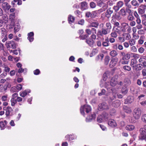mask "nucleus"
<instances>
[{
	"instance_id": "1",
	"label": "nucleus",
	"mask_w": 146,
	"mask_h": 146,
	"mask_svg": "<svg viewBox=\"0 0 146 146\" xmlns=\"http://www.w3.org/2000/svg\"><path fill=\"white\" fill-rule=\"evenodd\" d=\"M91 107L88 105H84L83 106H82L80 108V113L82 114L84 116V112L85 111L87 113H88L89 112L91 111Z\"/></svg>"
},
{
	"instance_id": "2",
	"label": "nucleus",
	"mask_w": 146,
	"mask_h": 146,
	"mask_svg": "<svg viewBox=\"0 0 146 146\" xmlns=\"http://www.w3.org/2000/svg\"><path fill=\"white\" fill-rule=\"evenodd\" d=\"M140 135L139 140H143L146 139V130L144 128H141L139 130Z\"/></svg>"
},
{
	"instance_id": "3",
	"label": "nucleus",
	"mask_w": 146,
	"mask_h": 146,
	"mask_svg": "<svg viewBox=\"0 0 146 146\" xmlns=\"http://www.w3.org/2000/svg\"><path fill=\"white\" fill-rule=\"evenodd\" d=\"M5 45L7 49L10 48L12 49H15L16 48L15 42L13 41L7 42Z\"/></svg>"
},
{
	"instance_id": "4",
	"label": "nucleus",
	"mask_w": 146,
	"mask_h": 146,
	"mask_svg": "<svg viewBox=\"0 0 146 146\" xmlns=\"http://www.w3.org/2000/svg\"><path fill=\"white\" fill-rule=\"evenodd\" d=\"M141 110L139 108H136L133 111V116L136 119H138L141 116Z\"/></svg>"
},
{
	"instance_id": "5",
	"label": "nucleus",
	"mask_w": 146,
	"mask_h": 146,
	"mask_svg": "<svg viewBox=\"0 0 146 146\" xmlns=\"http://www.w3.org/2000/svg\"><path fill=\"white\" fill-rule=\"evenodd\" d=\"M109 109L107 104L105 102H103L99 104L98 109L100 111H102L104 110H107Z\"/></svg>"
},
{
	"instance_id": "6",
	"label": "nucleus",
	"mask_w": 146,
	"mask_h": 146,
	"mask_svg": "<svg viewBox=\"0 0 146 146\" xmlns=\"http://www.w3.org/2000/svg\"><path fill=\"white\" fill-rule=\"evenodd\" d=\"M109 32L105 29L102 28L101 31L100 30H98V35L102 36L104 35H106Z\"/></svg>"
},
{
	"instance_id": "7",
	"label": "nucleus",
	"mask_w": 146,
	"mask_h": 146,
	"mask_svg": "<svg viewBox=\"0 0 146 146\" xmlns=\"http://www.w3.org/2000/svg\"><path fill=\"white\" fill-rule=\"evenodd\" d=\"M18 94L15 93L13 94L12 96L11 99V105L12 106H14L16 104V99L18 97Z\"/></svg>"
},
{
	"instance_id": "8",
	"label": "nucleus",
	"mask_w": 146,
	"mask_h": 146,
	"mask_svg": "<svg viewBox=\"0 0 146 146\" xmlns=\"http://www.w3.org/2000/svg\"><path fill=\"white\" fill-rule=\"evenodd\" d=\"M113 13V11L111 8H108L106 11L105 13V16L107 19H109Z\"/></svg>"
},
{
	"instance_id": "9",
	"label": "nucleus",
	"mask_w": 146,
	"mask_h": 146,
	"mask_svg": "<svg viewBox=\"0 0 146 146\" xmlns=\"http://www.w3.org/2000/svg\"><path fill=\"white\" fill-rule=\"evenodd\" d=\"M134 97L133 96H129L125 100L124 104H131L134 100Z\"/></svg>"
},
{
	"instance_id": "10",
	"label": "nucleus",
	"mask_w": 146,
	"mask_h": 146,
	"mask_svg": "<svg viewBox=\"0 0 146 146\" xmlns=\"http://www.w3.org/2000/svg\"><path fill=\"white\" fill-rule=\"evenodd\" d=\"M2 3L1 6L3 9L8 10L10 9L11 6L7 3L3 2Z\"/></svg>"
},
{
	"instance_id": "11",
	"label": "nucleus",
	"mask_w": 146,
	"mask_h": 146,
	"mask_svg": "<svg viewBox=\"0 0 146 146\" xmlns=\"http://www.w3.org/2000/svg\"><path fill=\"white\" fill-rule=\"evenodd\" d=\"M122 27H120L121 31L125 32L126 31V29L129 27V25L126 23H123L121 24Z\"/></svg>"
},
{
	"instance_id": "12",
	"label": "nucleus",
	"mask_w": 146,
	"mask_h": 146,
	"mask_svg": "<svg viewBox=\"0 0 146 146\" xmlns=\"http://www.w3.org/2000/svg\"><path fill=\"white\" fill-rule=\"evenodd\" d=\"M108 125L112 127H114L117 126V124L115 121L113 119H110L108 122Z\"/></svg>"
},
{
	"instance_id": "13",
	"label": "nucleus",
	"mask_w": 146,
	"mask_h": 146,
	"mask_svg": "<svg viewBox=\"0 0 146 146\" xmlns=\"http://www.w3.org/2000/svg\"><path fill=\"white\" fill-rule=\"evenodd\" d=\"M112 18V19H116L117 20H120L121 19L120 15L119 12L116 13H114L113 15Z\"/></svg>"
},
{
	"instance_id": "14",
	"label": "nucleus",
	"mask_w": 146,
	"mask_h": 146,
	"mask_svg": "<svg viewBox=\"0 0 146 146\" xmlns=\"http://www.w3.org/2000/svg\"><path fill=\"white\" fill-rule=\"evenodd\" d=\"M96 117V114L94 113L91 115V116H89L86 118V121L87 122H89L91 121L92 119H94Z\"/></svg>"
},
{
	"instance_id": "15",
	"label": "nucleus",
	"mask_w": 146,
	"mask_h": 146,
	"mask_svg": "<svg viewBox=\"0 0 146 146\" xmlns=\"http://www.w3.org/2000/svg\"><path fill=\"white\" fill-rule=\"evenodd\" d=\"M81 9L82 11H84L87 9L88 8L87 4L86 2H83L81 3Z\"/></svg>"
},
{
	"instance_id": "16",
	"label": "nucleus",
	"mask_w": 146,
	"mask_h": 146,
	"mask_svg": "<svg viewBox=\"0 0 146 146\" xmlns=\"http://www.w3.org/2000/svg\"><path fill=\"white\" fill-rule=\"evenodd\" d=\"M34 35V33L33 32H31L28 33L27 38L30 42H31L33 41L34 39V38L33 37Z\"/></svg>"
},
{
	"instance_id": "17",
	"label": "nucleus",
	"mask_w": 146,
	"mask_h": 146,
	"mask_svg": "<svg viewBox=\"0 0 146 146\" xmlns=\"http://www.w3.org/2000/svg\"><path fill=\"white\" fill-rule=\"evenodd\" d=\"M31 92V90L29 89L23 91L22 93L20 92V95L22 97H25L26 96L28 93Z\"/></svg>"
},
{
	"instance_id": "18",
	"label": "nucleus",
	"mask_w": 146,
	"mask_h": 146,
	"mask_svg": "<svg viewBox=\"0 0 146 146\" xmlns=\"http://www.w3.org/2000/svg\"><path fill=\"white\" fill-rule=\"evenodd\" d=\"M117 84V79L114 77L112 78L110 82V84L111 86L114 87Z\"/></svg>"
},
{
	"instance_id": "19",
	"label": "nucleus",
	"mask_w": 146,
	"mask_h": 146,
	"mask_svg": "<svg viewBox=\"0 0 146 146\" xmlns=\"http://www.w3.org/2000/svg\"><path fill=\"white\" fill-rule=\"evenodd\" d=\"M120 105V102L119 100H117L113 102L112 104L113 106L117 108L119 107Z\"/></svg>"
},
{
	"instance_id": "20",
	"label": "nucleus",
	"mask_w": 146,
	"mask_h": 146,
	"mask_svg": "<svg viewBox=\"0 0 146 146\" xmlns=\"http://www.w3.org/2000/svg\"><path fill=\"white\" fill-rule=\"evenodd\" d=\"M7 122L5 120L3 121H0V127L1 130H3L5 128V125L7 124Z\"/></svg>"
},
{
	"instance_id": "21",
	"label": "nucleus",
	"mask_w": 146,
	"mask_h": 146,
	"mask_svg": "<svg viewBox=\"0 0 146 146\" xmlns=\"http://www.w3.org/2000/svg\"><path fill=\"white\" fill-rule=\"evenodd\" d=\"M118 59L117 58H115L113 59L112 60H111L110 62V65L112 66V67H113L116 64L117 61Z\"/></svg>"
},
{
	"instance_id": "22",
	"label": "nucleus",
	"mask_w": 146,
	"mask_h": 146,
	"mask_svg": "<svg viewBox=\"0 0 146 146\" xmlns=\"http://www.w3.org/2000/svg\"><path fill=\"white\" fill-rule=\"evenodd\" d=\"M123 110L127 113H131V111L130 108L126 106H123Z\"/></svg>"
},
{
	"instance_id": "23",
	"label": "nucleus",
	"mask_w": 146,
	"mask_h": 146,
	"mask_svg": "<svg viewBox=\"0 0 146 146\" xmlns=\"http://www.w3.org/2000/svg\"><path fill=\"white\" fill-rule=\"evenodd\" d=\"M75 20V18L72 15H70L68 16V21L69 23L71 24L72 23H73Z\"/></svg>"
},
{
	"instance_id": "24",
	"label": "nucleus",
	"mask_w": 146,
	"mask_h": 146,
	"mask_svg": "<svg viewBox=\"0 0 146 146\" xmlns=\"http://www.w3.org/2000/svg\"><path fill=\"white\" fill-rule=\"evenodd\" d=\"M118 54L117 51L115 50H113L110 52V54L112 57H115Z\"/></svg>"
},
{
	"instance_id": "25",
	"label": "nucleus",
	"mask_w": 146,
	"mask_h": 146,
	"mask_svg": "<svg viewBox=\"0 0 146 146\" xmlns=\"http://www.w3.org/2000/svg\"><path fill=\"white\" fill-rule=\"evenodd\" d=\"M137 61L136 60L134 59H131V61L130 65L133 68H134L135 66V65L136 64Z\"/></svg>"
},
{
	"instance_id": "26",
	"label": "nucleus",
	"mask_w": 146,
	"mask_h": 146,
	"mask_svg": "<svg viewBox=\"0 0 146 146\" xmlns=\"http://www.w3.org/2000/svg\"><path fill=\"white\" fill-rule=\"evenodd\" d=\"M122 36L125 39L129 40L130 38V35L128 33H123Z\"/></svg>"
},
{
	"instance_id": "27",
	"label": "nucleus",
	"mask_w": 146,
	"mask_h": 146,
	"mask_svg": "<svg viewBox=\"0 0 146 146\" xmlns=\"http://www.w3.org/2000/svg\"><path fill=\"white\" fill-rule=\"evenodd\" d=\"M130 54L129 53H127L124 56L122 57V59L123 60H127L130 58Z\"/></svg>"
},
{
	"instance_id": "28",
	"label": "nucleus",
	"mask_w": 146,
	"mask_h": 146,
	"mask_svg": "<svg viewBox=\"0 0 146 146\" xmlns=\"http://www.w3.org/2000/svg\"><path fill=\"white\" fill-rule=\"evenodd\" d=\"M135 128V127L132 125H127L126 127L127 130L129 131L133 130Z\"/></svg>"
},
{
	"instance_id": "29",
	"label": "nucleus",
	"mask_w": 146,
	"mask_h": 146,
	"mask_svg": "<svg viewBox=\"0 0 146 146\" xmlns=\"http://www.w3.org/2000/svg\"><path fill=\"white\" fill-rule=\"evenodd\" d=\"M128 91V89L126 87H123L122 88L121 90V93L124 94L125 95L126 94Z\"/></svg>"
},
{
	"instance_id": "30",
	"label": "nucleus",
	"mask_w": 146,
	"mask_h": 146,
	"mask_svg": "<svg viewBox=\"0 0 146 146\" xmlns=\"http://www.w3.org/2000/svg\"><path fill=\"white\" fill-rule=\"evenodd\" d=\"M111 22L115 26L118 27L120 28V27L119 26V23L115 21L114 19H112L111 21Z\"/></svg>"
},
{
	"instance_id": "31",
	"label": "nucleus",
	"mask_w": 146,
	"mask_h": 146,
	"mask_svg": "<svg viewBox=\"0 0 146 146\" xmlns=\"http://www.w3.org/2000/svg\"><path fill=\"white\" fill-rule=\"evenodd\" d=\"M124 83H125V85H129L130 84V81L129 80L128 78H125L124 79Z\"/></svg>"
},
{
	"instance_id": "32",
	"label": "nucleus",
	"mask_w": 146,
	"mask_h": 146,
	"mask_svg": "<svg viewBox=\"0 0 146 146\" xmlns=\"http://www.w3.org/2000/svg\"><path fill=\"white\" fill-rule=\"evenodd\" d=\"M86 42L90 46H92L93 44L94 41L92 40L89 39H86Z\"/></svg>"
},
{
	"instance_id": "33",
	"label": "nucleus",
	"mask_w": 146,
	"mask_h": 146,
	"mask_svg": "<svg viewBox=\"0 0 146 146\" xmlns=\"http://www.w3.org/2000/svg\"><path fill=\"white\" fill-rule=\"evenodd\" d=\"M99 24L98 22H93L90 24L91 27H94L95 28H98Z\"/></svg>"
},
{
	"instance_id": "34",
	"label": "nucleus",
	"mask_w": 146,
	"mask_h": 146,
	"mask_svg": "<svg viewBox=\"0 0 146 146\" xmlns=\"http://www.w3.org/2000/svg\"><path fill=\"white\" fill-rule=\"evenodd\" d=\"M106 28L105 29L109 31L111 28V26L110 23H107L106 24Z\"/></svg>"
},
{
	"instance_id": "35",
	"label": "nucleus",
	"mask_w": 146,
	"mask_h": 146,
	"mask_svg": "<svg viewBox=\"0 0 146 146\" xmlns=\"http://www.w3.org/2000/svg\"><path fill=\"white\" fill-rule=\"evenodd\" d=\"M88 35L87 34L82 35H80V39L84 40L88 37Z\"/></svg>"
},
{
	"instance_id": "36",
	"label": "nucleus",
	"mask_w": 146,
	"mask_h": 146,
	"mask_svg": "<svg viewBox=\"0 0 146 146\" xmlns=\"http://www.w3.org/2000/svg\"><path fill=\"white\" fill-rule=\"evenodd\" d=\"M102 115L103 117V118L105 119V120H106L108 118V113H107L106 112H104L102 113Z\"/></svg>"
},
{
	"instance_id": "37",
	"label": "nucleus",
	"mask_w": 146,
	"mask_h": 146,
	"mask_svg": "<svg viewBox=\"0 0 146 146\" xmlns=\"http://www.w3.org/2000/svg\"><path fill=\"white\" fill-rule=\"evenodd\" d=\"M131 4L134 6H138L139 5V3L137 2V1L136 0H133L131 2Z\"/></svg>"
},
{
	"instance_id": "38",
	"label": "nucleus",
	"mask_w": 146,
	"mask_h": 146,
	"mask_svg": "<svg viewBox=\"0 0 146 146\" xmlns=\"http://www.w3.org/2000/svg\"><path fill=\"white\" fill-rule=\"evenodd\" d=\"M123 68L124 70L128 71H130L131 69V67L130 66L127 65L124 66Z\"/></svg>"
},
{
	"instance_id": "39",
	"label": "nucleus",
	"mask_w": 146,
	"mask_h": 146,
	"mask_svg": "<svg viewBox=\"0 0 146 146\" xmlns=\"http://www.w3.org/2000/svg\"><path fill=\"white\" fill-rule=\"evenodd\" d=\"M26 69H23L22 68H20L18 70V71L17 72L16 74H17L18 73H21L24 72L25 70L26 71Z\"/></svg>"
},
{
	"instance_id": "40",
	"label": "nucleus",
	"mask_w": 146,
	"mask_h": 146,
	"mask_svg": "<svg viewBox=\"0 0 146 146\" xmlns=\"http://www.w3.org/2000/svg\"><path fill=\"white\" fill-rule=\"evenodd\" d=\"M20 26L19 25L15 26L14 28V32L16 33V32H18L20 29Z\"/></svg>"
},
{
	"instance_id": "41",
	"label": "nucleus",
	"mask_w": 146,
	"mask_h": 146,
	"mask_svg": "<svg viewBox=\"0 0 146 146\" xmlns=\"http://www.w3.org/2000/svg\"><path fill=\"white\" fill-rule=\"evenodd\" d=\"M97 15V13L96 12V11H94L92 12L91 13V18H95Z\"/></svg>"
},
{
	"instance_id": "42",
	"label": "nucleus",
	"mask_w": 146,
	"mask_h": 146,
	"mask_svg": "<svg viewBox=\"0 0 146 146\" xmlns=\"http://www.w3.org/2000/svg\"><path fill=\"white\" fill-rule=\"evenodd\" d=\"M134 17L132 15L130 14L127 17V19L129 21H132L134 20Z\"/></svg>"
},
{
	"instance_id": "43",
	"label": "nucleus",
	"mask_w": 146,
	"mask_h": 146,
	"mask_svg": "<svg viewBox=\"0 0 146 146\" xmlns=\"http://www.w3.org/2000/svg\"><path fill=\"white\" fill-rule=\"evenodd\" d=\"M138 13L140 14H142L144 13L145 12V9L139 8L138 9Z\"/></svg>"
},
{
	"instance_id": "44",
	"label": "nucleus",
	"mask_w": 146,
	"mask_h": 146,
	"mask_svg": "<svg viewBox=\"0 0 146 146\" xmlns=\"http://www.w3.org/2000/svg\"><path fill=\"white\" fill-rule=\"evenodd\" d=\"M97 3L98 6L101 7L103 4V2L100 0H97Z\"/></svg>"
},
{
	"instance_id": "45",
	"label": "nucleus",
	"mask_w": 146,
	"mask_h": 146,
	"mask_svg": "<svg viewBox=\"0 0 146 146\" xmlns=\"http://www.w3.org/2000/svg\"><path fill=\"white\" fill-rule=\"evenodd\" d=\"M90 7L92 8H94L96 6V3L93 2H92L90 3Z\"/></svg>"
},
{
	"instance_id": "46",
	"label": "nucleus",
	"mask_w": 146,
	"mask_h": 146,
	"mask_svg": "<svg viewBox=\"0 0 146 146\" xmlns=\"http://www.w3.org/2000/svg\"><path fill=\"white\" fill-rule=\"evenodd\" d=\"M123 4V1H120L117 3V5L119 8L121 7Z\"/></svg>"
},
{
	"instance_id": "47",
	"label": "nucleus",
	"mask_w": 146,
	"mask_h": 146,
	"mask_svg": "<svg viewBox=\"0 0 146 146\" xmlns=\"http://www.w3.org/2000/svg\"><path fill=\"white\" fill-rule=\"evenodd\" d=\"M143 37H144V36H141L140 38V39L139 40H138V42L139 43L142 44H143L144 42V41L143 40H142V39H143Z\"/></svg>"
},
{
	"instance_id": "48",
	"label": "nucleus",
	"mask_w": 146,
	"mask_h": 146,
	"mask_svg": "<svg viewBox=\"0 0 146 146\" xmlns=\"http://www.w3.org/2000/svg\"><path fill=\"white\" fill-rule=\"evenodd\" d=\"M136 67H137L138 70H140L143 68V67L140 64H137L135 66Z\"/></svg>"
},
{
	"instance_id": "49",
	"label": "nucleus",
	"mask_w": 146,
	"mask_h": 146,
	"mask_svg": "<svg viewBox=\"0 0 146 146\" xmlns=\"http://www.w3.org/2000/svg\"><path fill=\"white\" fill-rule=\"evenodd\" d=\"M109 60V57L108 56L106 57L105 59V64L106 65H107L108 63Z\"/></svg>"
},
{
	"instance_id": "50",
	"label": "nucleus",
	"mask_w": 146,
	"mask_h": 146,
	"mask_svg": "<svg viewBox=\"0 0 146 146\" xmlns=\"http://www.w3.org/2000/svg\"><path fill=\"white\" fill-rule=\"evenodd\" d=\"M4 71L7 72H9L10 70V68L7 66H5Z\"/></svg>"
},
{
	"instance_id": "51",
	"label": "nucleus",
	"mask_w": 146,
	"mask_h": 146,
	"mask_svg": "<svg viewBox=\"0 0 146 146\" xmlns=\"http://www.w3.org/2000/svg\"><path fill=\"white\" fill-rule=\"evenodd\" d=\"M2 18L3 20L5 21H7L8 20V17L7 15L6 14H3L2 17Z\"/></svg>"
},
{
	"instance_id": "52",
	"label": "nucleus",
	"mask_w": 146,
	"mask_h": 146,
	"mask_svg": "<svg viewBox=\"0 0 146 146\" xmlns=\"http://www.w3.org/2000/svg\"><path fill=\"white\" fill-rule=\"evenodd\" d=\"M106 92V90L104 89L102 90L101 92L98 93V95L99 96H101L105 94Z\"/></svg>"
},
{
	"instance_id": "53",
	"label": "nucleus",
	"mask_w": 146,
	"mask_h": 146,
	"mask_svg": "<svg viewBox=\"0 0 146 146\" xmlns=\"http://www.w3.org/2000/svg\"><path fill=\"white\" fill-rule=\"evenodd\" d=\"M102 45L104 47L108 46H109V42L104 41L102 42Z\"/></svg>"
},
{
	"instance_id": "54",
	"label": "nucleus",
	"mask_w": 146,
	"mask_h": 146,
	"mask_svg": "<svg viewBox=\"0 0 146 146\" xmlns=\"http://www.w3.org/2000/svg\"><path fill=\"white\" fill-rule=\"evenodd\" d=\"M101 116H100V115H99L97 117V121L99 123H101L103 122L102 121V119H101Z\"/></svg>"
},
{
	"instance_id": "55",
	"label": "nucleus",
	"mask_w": 146,
	"mask_h": 146,
	"mask_svg": "<svg viewBox=\"0 0 146 146\" xmlns=\"http://www.w3.org/2000/svg\"><path fill=\"white\" fill-rule=\"evenodd\" d=\"M120 12L122 15L124 16L125 15V11L124 9H121L120 11Z\"/></svg>"
},
{
	"instance_id": "56",
	"label": "nucleus",
	"mask_w": 146,
	"mask_h": 146,
	"mask_svg": "<svg viewBox=\"0 0 146 146\" xmlns=\"http://www.w3.org/2000/svg\"><path fill=\"white\" fill-rule=\"evenodd\" d=\"M91 13L90 12H87L86 13L85 17L87 18L91 17Z\"/></svg>"
},
{
	"instance_id": "57",
	"label": "nucleus",
	"mask_w": 146,
	"mask_h": 146,
	"mask_svg": "<svg viewBox=\"0 0 146 146\" xmlns=\"http://www.w3.org/2000/svg\"><path fill=\"white\" fill-rule=\"evenodd\" d=\"M111 37L113 38H116L117 36V34L115 32L111 33Z\"/></svg>"
},
{
	"instance_id": "58",
	"label": "nucleus",
	"mask_w": 146,
	"mask_h": 146,
	"mask_svg": "<svg viewBox=\"0 0 146 146\" xmlns=\"http://www.w3.org/2000/svg\"><path fill=\"white\" fill-rule=\"evenodd\" d=\"M17 90V89L16 87L14 86V87H12L11 88L10 91L11 92L13 93L15 92H16Z\"/></svg>"
},
{
	"instance_id": "59",
	"label": "nucleus",
	"mask_w": 146,
	"mask_h": 146,
	"mask_svg": "<svg viewBox=\"0 0 146 146\" xmlns=\"http://www.w3.org/2000/svg\"><path fill=\"white\" fill-rule=\"evenodd\" d=\"M34 74L35 75H37L39 74L40 71L38 69H36L33 72Z\"/></svg>"
},
{
	"instance_id": "60",
	"label": "nucleus",
	"mask_w": 146,
	"mask_h": 146,
	"mask_svg": "<svg viewBox=\"0 0 146 146\" xmlns=\"http://www.w3.org/2000/svg\"><path fill=\"white\" fill-rule=\"evenodd\" d=\"M142 73L143 76H146V69L144 68L143 69L142 71Z\"/></svg>"
},
{
	"instance_id": "61",
	"label": "nucleus",
	"mask_w": 146,
	"mask_h": 146,
	"mask_svg": "<svg viewBox=\"0 0 146 146\" xmlns=\"http://www.w3.org/2000/svg\"><path fill=\"white\" fill-rule=\"evenodd\" d=\"M16 88L17 89L19 90H20L22 89V86L21 84H18L17 85Z\"/></svg>"
},
{
	"instance_id": "62",
	"label": "nucleus",
	"mask_w": 146,
	"mask_h": 146,
	"mask_svg": "<svg viewBox=\"0 0 146 146\" xmlns=\"http://www.w3.org/2000/svg\"><path fill=\"white\" fill-rule=\"evenodd\" d=\"M85 31L86 33L87 34V35H90L91 34V30L89 29H87Z\"/></svg>"
},
{
	"instance_id": "63",
	"label": "nucleus",
	"mask_w": 146,
	"mask_h": 146,
	"mask_svg": "<svg viewBox=\"0 0 146 146\" xmlns=\"http://www.w3.org/2000/svg\"><path fill=\"white\" fill-rule=\"evenodd\" d=\"M104 56V55L103 54H100L98 56V57L99 59H101L102 60L103 59Z\"/></svg>"
},
{
	"instance_id": "64",
	"label": "nucleus",
	"mask_w": 146,
	"mask_h": 146,
	"mask_svg": "<svg viewBox=\"0 0 146 146\" xmlns=\"http://www.w3.org/2000/svg\"><path fill=\"white\" fill-rule=\"evenodd\" d=\"M142 120L143 121L146 123V114H144L142 116Z\"/></svg>"
}]
</instances>
